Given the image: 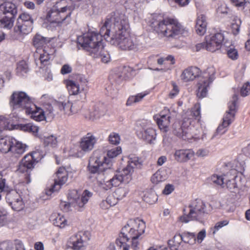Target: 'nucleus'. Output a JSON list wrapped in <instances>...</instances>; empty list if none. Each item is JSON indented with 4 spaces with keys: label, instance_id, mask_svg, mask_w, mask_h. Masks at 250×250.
<instances>
[{
    "label": "nucleus",
    "instance_id": "f257e3e1",
    "mask_svg": "<svg viewBox=\"0 0 250 250\" xmlns=\"http://www.w3.org/2000/svg\"><path fill=\"white\" fill-rule=\"evenodd\" d=\"M128 20L123 14L113 12L107 18L103 25L102 33L105 40L123 50H138L140 48L136 39H132L126 31Z\"/></svg>",
    "mask_w": 250,
    "mask_h": 250
},
{
    "label": "nucleus",
    "instance_id": "f03ea898",
    "mask_svg": "<svg viewBox=\"0 0 250 250\" xmlns=\"http://www.w3.org/2000/svg\"><path fill=\"white\" fill-rule=\"evenodd\" d=\"M214 73L213 68H209L200 75V69L197 67L192 66L184 70L181 77L182 80L186 82L193 81L197 77L199 78L196 94L198 97L202 98L207 94V88L214 79Z\"/></svg>",
    "mask_w": 250,
    "mask_h": 250
},
{
    "label": "nucleus",
    "instance_id": "7ed1b4c3",
    "mask_svg": "<svg viewBox=\"0 0 250 250\" xmlns=\"http://www.w3.org/2000/svg\"><path fill=\"white\" fill-rule=\"evenodd\" d=\"M74 10V6L68 4L65 0H61L56 2L50 9L47 18L51 23L67 24L71 21V15Z\"/></svg>",
    "mask_w": 250,
    "mask_h": 250
},
{
    "label": "nucleus",
    "instance_id": "20e7f679",
    "mask_svg": "<svg viewBox=\"0 0 250 250\" xmlns=\"http://www.w3.org/2000/svg\"><path fill=\"white\" fill-rule=\"evenodd\" d=\"M103 28V25L101 28L100 33L89 31L77 38L78 43L91 57H97L99 54L100 49L103 47V37L105 39V36L101 32Z\"/></svg>",
    "mask_w": 250,
    "mask_h": 250
},
{
    "label": "nucleus",
    "instance_id": "39448f33",
    "mask_svg": "<svg viewBox=\"0 0 250 250\" xmlns=\"http://www.w3.org/2000/svg\"><path fill=\"white\" fill-rule=\"evenodd\" d=\"M127 166L121 171H118L110 179L109 182L112 186H118L121 183H128L132 179V174L135 167H140L142 165L140 159L135 156L129 157Z\"/></svg>",
    "mask_w": 250,
    "mask_h": 250
},
{
    "label": "nucleus",
    "instance_id": "423d86ee",
    "mask_svg": "<svg viewBox=\"0 0 250 250\" xmlns=\"http://www.w3.org/2000/svg\"><path fill=\"white\" fill-rule=\"evenodd\" d=\"M155 30L168 38H174L183 34L184 29L177 20L166 19L157 23Z\"/></svg>",
    "mask_w": 250,
    "mask_h": 250
},
{
    "label": "nucleus",
    "instance_id": "0eeeda50",
    "mask_svg": "<svg viewBox=\"0 0 250 250\" xmlns=\"http://www.w3.org/2000/svg\"><path fill=\"white\" fill-rule=\"evenodd\" d=\"M111 161L100 150L94 151L89 161L88 169L91 173L100 175L111 166Z\"/></svg>",
    "mask_w": 250,
    "mask_h": 250
},
{
    "label": "nucleus",
    "instance_id": "6e6552de",
    "mask_svg": "<svg viewBox=\"0 0 250 250\" xmlns=\"http://www.w3.org/2000/svg\"><path fill=\"white\" fill-rule=\"evenodd\" d=\"M17 13L16 5L11 2H5L0 5V27L11 29Z\"/></svg>",
    "mask_w": 250,
    "mask_h": 250
},
{
    "label": "nucleus",
    "instance_id": "1a4fd4ad",
    "mask_svg": "<svg viewBox=\"0 0 250 250\" xmlns=\"http://www.w3.org/2000/svg\"><path fill=\"white\" fill-rule=\"evenodd\" d=\"M32 104L30 98L24 92H15L10 98V105L13 109H25L30 112Z\"/></svg>",
    "mask_w": 250,
    "mask_h": 250
},
{
    "label": "nucleus",
    "instance_id": "9d476101",
    "mask_svg": "<svg viewBox=\"0 0 250 250\" xmlns=\"http://www.w3.org/2000/svg\"><path fill=\"white\" fill-rule=\"evenodd\" d=\"M77 82L70 80L67 83V86L70 95L82 94L83 99L85 98V91L87 90L88 81L83 75H78L76 77Z\"/></svg>",
    "mask_w": 250,
    "mask_h": 250
},
{
    "label": "nucleus",
    "instance_id": "9b49d317",
    "mask_svg": "<svg viewBox=\"0 0 250 250\" xmlns=\"http://www.w3.org/2000/svg\"><path fill=\"white\" fill-rule=\"evenodd\" d=\"M92 195V193L87 190H84L81 196L78 194L76 190H73L69 194V204L76 209L82 211Z\"/></svg>",
    "mask_w": 250,
    "mask_h": 250
},
{
    "label": "nucleus",
    "instance_id": "f8f14e48",
    "mask_svg": "<svg viewBox=\"0 0 250 250\" xmlns=\"http://www.w3.org/2000/svg\"><path fill=\"white\" fill-rule=\"evenodd\" d=\"M33 23L32 17L26 13H23L19 16L14 30L17 33L28 34L32 31Z\"/></svg>",
    "mask_w": 250,
    "mask_h": 250
},
{
    "label": "nucleus",
    "instance_id": "ddd939ff",
    "mask_svg": "<svg viewBox=\"0 0 250 250\" xmlns=\"http://www.w3.org/2000/svg\"><path fill=\"white\" fill-rule=\"evenodd\" d=\"M130 227L136 230H139L141 232H145L146 229L145 222L138 218L131 219L128 221L127 224L122 229L121 233L119 234V237L116 240V244L121 247L123 242L121 241V239H127L126 235L128 230L127 228Z\"/></svg>",
    "mask_w": 250,
    "mask_h": 250
},
{
    "label": "nucleus",
    "instance_id": "4468645a",
    "mask_svg": "<svg viewBox=\"0 0 250 250\" xmlns=\"http://www.w3.org/2000/svg\"><path fill=\"white\" fill-rule=\"evenodd\" d=\"M30 112H26L29 114H31V117L37 121H41L45 120L46 118L52 119L56 114H58L57 111L54 109V107L51 104H46L44 106V109H38V111L32 110L31 107L29 108Z\"/></svg>",
    "mask_w": 250,
    "mask_h": 250
},
{
    "label": "nucleus",
    "instance_id": "2eb2a0df",
    "mask_svg": "<svg viewBox=\"0 0 250 250\" xmlns=\"http://www.w3.org/2000/svg\"><path fill=\"white\" fill-rule=\"evenodd\" d=\"M89 237L83 232H79L71 236L68 242L69 246L74 250H83L87 245Z\"/></svg>",
    "mask_w": 250,
    "mask_h": 250
},
{
    "label": "nucleus",
    "instance_id": "dca6fc26",
    "mask_svg": "<svg viewBox=\"0 0 250 250\" xmlns=\"http://www.w3.org/2000/svg\"><path fill=\"white\" fill-rule=\"evenodd\" d=\"M134 70L129 66L120 67L114 70L109 78L117 83L119 84L123 81L129 79L132 77Z\"/></svg>",
    "mask_w": 250,
    "mask_h": 250
},
{
    "label": "nucleus",
    "instance_id": "f3484780",
    "mask_svg": "<svg viewBox=\"0 0 250 250\" xmlns=\"http://www.w3.org/2000/svg\"><path fill=\"white\" fill-rule=\"evenodd\" d=\"M224 36L222 33H217L206 37V49L211 52L219 50L222 45Z\"/></svg>",
    "mask_w": 250,
    "mask_h": 250
},
{
    "label": "nucleus",
    "instance_id": "a211bd4d",
    "mask_svg": "<svg viewBox=\"0 0 250 250\" xmlns=\"http://www.w3.org/2000/svg\"><path fill=\"white\" fill-rule=\"evenodd\" d=\"M6 202L16 211H20L24 208L22 199L20 194L15 190L6 193L5 195Z\"/></svg>",
    "mask_w": 250,
    "mask_h": 250
},
{
    "label": "nucleus",
    "instance_id": "6ab92c4d",
    "mask_svg": "<svg viewBox=\"0 0 250 250\" xmlns=\"http://www.w3.org/2000/svg\"><path fill=\"white\" fill-rule=\"evenodd\" d=\"M98 139L90 133L82 137L79 142L80 152L88 153L91 151L97 143Z\"/></svg>",
    "mask_w": 250,
    "mask_h": 250
},
{
    "label": "nucleus",
    "instance_id": "aec40b11",
    "mask_svg": "<svg viewBox=\"0 0 250 250\" xmlns=\"http://www.w3.org/2000/svg\"><path fill=\"white\" fill-rule=\"evenodd\" d=\"M51 104L58 112V110H63L64 113L68 116L75 114L79 111V109H75L76 105H73L72 104L68 101L65 102L54 100Z\"/></svg>",
    "mask_w": 250,
    "mask_h": 250
},
{
    "label": "nucleus",
    "instance_id": "412c9836",
    "mask_svg": "<svg viewBox=\"0 0 250 250\" xmlns=\"http://www.w3.org/2000/svg\"><path fill=\"white\" fill-rule=\"evenodd\" d=\"M235 177L231 180H226V182H224L225 179L222 176H219L216 174L213 175L211 178V181L214 184L221 186L222 188L226 187L231 192H234L237 188V184L235 182Z\"/></svg>",
    "mask_w": 250,
    "mask_h": 250
},
{
    "label": "nucleus",
    "instance_id": "4be33fe9",
    "mask_svg": "<svg viewBox=\"0 0 250 250\" xmlns=\"http://www.w3.org/2000/svg\"><path fill=\"white\" fill-rule=\"evenodd\" d=\"M238 100V93H235L232 97L231 101L228 104L229 110L226 111L223 119V122L230 125L234 120L235 115L236 113V102Z\"/></svg>",
    "mask_w": 250,
    "mask_h": 250
},
{
    "label": "nucleus",
    "instance_id": "5701e85b",
    "mask_svg": "<svg viewBox=\"0 0 250 250\" xmlns=\"http://www.w3.org/2000/svg\"><path fill=\"white\" fill-rule=\"evenodd\" d=\"M188 208H189L188 212H186V209H183L184 215L180 217V220L185 223H187L190 221H201L205 215H203L200 211L189 205H188Z\"/></svg>",
    "mask_w": 250,
    "mask_h": 250
},
{
    "label": "nucleus",
    "instance_id": "b1692460",
    "mask_svg": "<svg viewBox=\"0 0 250 250\" xmlns=\"http://www.w3.org/2000/svg\"><path fill=\"white\" fill-rule=\"evenodd\" d=\"M67 172L63 167L59 168L54 178V183L50 189L52 192L59 191L62 185L67 181Z\"/></svg>",
    "mask_w": 250,
    "mask_h": 250
},
{
    "label": "nucleus",
    "instance_id": "393cba45",
    "mask_svg": "<svg viewBox=\"0 0 250 250\" xmlns=\"http://www.w3.org/2000/svg\"><path fill=\"white\" fill-rule=\"evenodd\" d=\"M81 113L86 119L93 120L103 116L104 112L101 106L97 105L93 106L90 111L88 108H83L82 110Z\"/></svg>",
    "mask_w": 250,
    "mask_h": 250
},
{
    "label": "nucleus",
    "instance_id": "a878e982",
    "mask_svg": "<svg viewBox=\"0 0 250 250\" xmlns=\"http://www.w3.org/2000/svg\"><path fill=\"white\" fill-rule=\"evenodd\" d=\"M159 118H157L156 120L161 130L167 132L170 124V116L168 110L163 111L159 115Z\"/></svg>",
    "mask_w": 250,
    "mask_h": 250
},
{
    "label": "nucleus",
    "instance_id": "bb28decb",
    "mask_svg": "<svg viewBox=\"0 0 250 250\" xmlns=\"http://www.w3.org/2000/svg\"><path fill=\"white\" fill-rule=\"evenodd\" d=\"M194 155V152L191 149H179L175 151L174 156L175 160L183 163L191 159Z\"/></svg>",
    "mask_w": 250,
    "mask_h": 250
},
{
    "label": "nucleus",
    "instance_id": "cd10ccee",
    "mask_svg": "<svg viewBox=\"0 0 250 250\" xmlns=\"http://www.w3.org/2000/svg\"><path fill=\"white\" fill-rule=\"evenodd\" d=\"M138 135L139 137L146 140L149 144H153L154 141L155 140L156 133L154 129L151 127L143 128L140 131Z\"/></svg>",
    "mask_w": 250,
    "mask_h": 250
},
{
    "label": "nucleus",
    "instance_id": "c85d7f7f",
    "mask_svg": "<svg viewBox=\"0 0 250 250\" xmlns=\"http://www.w3.org/2000/svg\"><path fill=\"white\" fill-rule=\"evenodd\" d=\"M173 133L184 140H189L192 136L189 133L188 128H184L179 123H175L173 125Z\"/></svg>",
    "mask_w": 250,
    "mask_h": 250
},
{
    "label": "nucleus",
    "instance_id": "c756f323",
    "mask_svg": "<svg viewBox=\"0 0 250 250\" xmlns=\"http://www.w3.org/2000/svg\"><path fill=\"white\" fill-rule=\"evenodd\" d=\"M38 154V152H34L31 154L26 155L22 159L21 166H23L27 169L33 168L35 164L38 161L37 158V155Z\"/></svg>",
    "mask_w": 250,
    "mask_h": 250
},
{
    "label": "nucleus",
    "instance_id": "7c9ffc66",
    "mask_svg": "<svg viewBox=\"0 0 250 250\" xmlns=\"http://www.w3.org/2000/svg\"><path fill=\"white\" fill-rule=\"evenodd\" d=\"M13 143H16V139L12 137H5L0 139V151L6 153L12 150Z\"/></svg>",
    "mask_w": 250,
    "mask_h": 250
},
{
    "label": "nucleus",
    "instance_id": "2f4dec72",
    "mask_svg": "<svg viewBox=\"0 0 250 250\" xmlns=\"http://www.w3.org/2000/svg\"><path fill=\"white\" fill-rule=\"evenodd\" d=\"M13 117V115H8L7 117L0 116V132L3 130H12L15 128L16 125L12 124Z\"/></svg>",
    "mask_w": 250,
    "mask_h": 250
},
{
    "label": "nucleus",
    "instance_id": "473e14b6",
    "mask_svg": "<svg viewBox=\"0 0 250 250\" xmlns=\"http://www.w3.org/2000/svg\"><path fill=\"white\" fill-rule=\"evenodd\" d=\"M51 49H43L42 52L40 54L39 58L38 60H35V62L37 65L38 63L41 64L39 67H42V65L45 66L49 63V61L53 58V55L50 53Z\"/></svg>",
    "mask_w": 250,
    "mask_h": 250
},
{
    "label": "nucleus",
    "instance_id": "72a5a7b5",
    "mask_svg": "<svg viewBox=\"0 0 250 250\" xmlns=\"http://www.w3.org/2000/svg\"><path fill=\"white\" fill-rule=\"evenodd\" d=\"M207 22L206 18L203 15L199 16L195 26L196 31L199 35H203L206 31Z\"/></svg>",
    "mask_w": 250,
    "mask_h": 250
},
{
    "label": "nucleus",
    "instance_id": "f704fd0d",
    "mask_svg": "<svg viewBox=\"0 0 250 250\" xmlns=\"http://www.w3.org/2000/svg\"><path fill=\"white\" fill-rule=\"evenodd\" d=\"M128 231L126 233L127 239H121V241L123 242V244L125 242H127L129 238H142V235L145 232L140 231L139 230H136L135 229L128 227L127 228Z\"/></svg>",
    "mask_w": 250,
    "mask_h": 250
},
{
    "label": "nucleus",
    "instance_id": "c9c22d12",
    "mask_svg": "<svg viewBox=\"0 0 250 250\" xmlns=\"http://www.w3.org/2000/svg\"><path fill=\"white\" fill-rule=\"evenodd\" d=\"M51 218L53 224L60 228H64L66 225V220L60 214L53 215Z\"/></svg>",
    "mask_w": 250,
    "mask_h": 250
},
{
    "label": "nucleus",
    "instance_id": "e433bc0d",
    "mask_svg": "<svg viewBox=\"0 0 250 250\" xmlns=\"http://www.w3.org/2000/svg\"><path fill=\"white\" fill-rule=\"evenodd\" d=\"M189 205L200 211L203 215L207 213L205 203L201 199L194 200L191 202Z\"/></svg>",
    "mask_w": 250,
    "mask_h": 250
},
{
    "label": "nucleus",
    "instance_id": "4c0bfd02",
    "mask_svg": "<svg viewBox=\"0 0 250 250\" xmlns=\"http://www.w3.org/2000/svg\"><path fill=\"white\" fill-rule=\"evenodd\" d=\"M183 241L181 234L175 235L172 240H169L168 242V246L170 250H178V248Z\"/></svg>",
    "mask_w": 250,
    "mask_h": 250
},
{
    "label": "nucleus",
    "instance_id": "58836bf2",
    "mask_svg": "<svg viewBox=\"0 0 250 250\" xmlns=\"http://www.w3.org/2000/svg\"><path fill=\"white\" fill-rule=\"evenodd\" d=\"M166 179V172L164 170H157L151 177V181L155 184L165 181Z\"/></svg>",
    "mask_w": 250,
    "mask_h": 250
},
{
    "label": "nucleus",
    "instance_id": "ea45409f",
    "mask_svg": "<svg viewBox=\"0 0 250 250\" xmlns=\"http://www.w3.org/2000/svg\"><path fill=\"white\" fill-rule=\"evenodd\" d=\"M48 42L47 38L38 34L34 36L33 39V45L37 49L42 47Z\"/></svg>",
    "mask_w": 250,
    "mask_h": 250
},
{
    "label": "nucleus",
    "instance_id": "a19ab883",
    "mask_svg": "<svg viewBox=\"0 0 250 250\" xmlns=\"http://www.w3.org/2000/svg\"><path fill=\"white\" fill-rule=\"evenodd\" d=\"M99 54L97 57H92L93 58H101V61L104 63H107L110 60V56L108 51L105 50L104 49V46L103 44V47L100 49L99 51Z\"/></svg>",
    "mask_w": 250,
    "mask_h": 250
},
{
    "label": "nucleus",
    "instance_id": "79ce46f5",
    "mask_svg": "<svg viewBox=\"0 0 250 250\" xmlns=\"http://www.w3.org/2000/svg\"><path fill=\"white\" fill-rule=\"evenodd\" d=\"M183 241L185 243L193 244L196 242V237L194 233L185 232L181 234Z\"/></svg>",
    "mask_w": 250,
    "mask_h": 250
},
{
    "label": "nucleus",
    "instance_id": "37998d69",
    "mask_svg": "<svg viewBox=\"0 0 250 250\" xmlns=\"http://www.w3.org/2000/svg\"><path fill=\"white\" fill-rule=\"evenodd\" d=\"M118 200L117 198L115 197V195L114 193L109 195L106 198V200L103 201L102 203L101 204V206L102 208H104V206L105 205V204L109 205V207L108 206H105V208H108L110 207L113 206L117 204L118 203Z\"/></svg>",
    "mask_w": 250,
    "mask_h": 250
},
{
    "label": "nucleus",
    "instance_id": "c03bdc74",
    "mask_svg": "<svg viewBox=\"0 0 250 250\" xmlns=\"http://www.w3.org/2000/svg\"><path fill=\"white\" fill-rule=\"evenodd\" d=\"M28 71V67L24 61H20L17 64V73L19 75L23 76Z\"/></svg>",
    "mask_w": 250,
    "mask_h": 250
},
{
    "label": "nucleus",
    "instance_id": "a18cd8bd",
    "mask_svg": "<svg viewBox=\"0 0 250 250\" xmlns=\"http://www.w3.org/2000/svg\"><path fill=\"white\" fill-rule=\"evenodd\" d=\"M229 125H227L226 124L223 122L220 124L216 130V131L212 136L211 139H213L216 137L217 136H221L224 134L228 130V127Z\"/></svg>",
    "mask_w": 250,
    "mask_h": 250
},
{
    "label": "nucleus",
    "instance_id": "49530a36",
    "mask_svg": "<svg viewBox=\"0 0 250 250\" xmlns=\"http://www.w3.org/2000/svg\"><path fill=\"white\" fill-rule=\"evenodd\" d=\"M16 142L15 144L13 143L12 151L18 154L23 153L25 150L26 145L17 141L16 140Z\"/></svg>",
    "mask_w": 250,
    "mask_h": 250
},
{
    "label": "nucleus",
    "instance_id": "de8ad7c7",
    "mask_svg": "<svg viewBox=\"0 0 250 250\" xmlns=\"http://www.w3.org/2000/svg\"><path fill=\"white\" fill-rule=\"evenodd\" d=\"M21 129L33 133H37L39 130V127L33 124L29 123L27 124L21 125L20 126Z\"/></svg>",
    "mask_w": 250,
    "mask_h": 250
},
{
    "label": "nucleus",
    "instance_id": "09e8293b",
    "mask_svg": "<svg viewBox=\"0 0 250 250\" xmlns=\"http://www.w3.org/2000/svg\"><path fill=\"white\" fill-rule=\"evenodd\" d=\"M57 137L50 135L44 137V144L46 146H50L51 147H55L57 144Z\"/></svg>",
    "mask_w": 250,
    "mask_h": 250
},
{
    "label": "nucleus",
    "instance_id": "8fccbe9b",
    "mask_svg": "<svg viewBox=\"0 0 250 250\" xmlns=\"http://www.w3.org/2000/svg\"><path fill=\"white\" fill-rule=\"evenodd\" d=\"M108 140L110 144L118 145L120 144L121 138L119 134L116 132H112L108 137Z\"/></svg>",
    "mask_w": 250,
    "mask_h": 250
},
{
    "label": "nucleus",
    "instance_id": "3c124183",
    "mask_svg": "<svg viewBox=\"0 0 250 250\" xmlns=\"http://www.w3.org/2000/svg\"><path fill=\"white\" fill-rule=\"evenodd\" d=\"M227 55L228 57L232 60H236L238 58V53L237 50L234 46H231L228 47L227 49Z\"/></svg>",
    "mask_w": 250,
    "mask_h": 250
},
{
    "label": "nucleus",
    "instance_id": "603ef678",
    "mask_svg": "<svg viewBox=\"0 0 250 250\" xmlns=\"http://www.w3.org/2000/svg\"><path fill=\"white\" fill-rule=\"evenodd\" d=\"M146 94H138L135 96L130 97L127 101L126 104L127 105H131L133 103H137L140 101L145 96Z\"/></svg>",
    "mask_w": 250,
    "mask_h": 250
},
{
    "label": "nucleus",
    "instance_id": "864d4df0",
    "mask_svg": "<svg viewBox=\"0 0 250 250\" xmlns=\"http://www.w3.org/2000/svg\"><path fill=\"white\" fill-rule=\"evenodd\" d=\"M118 200L122 199L127 193L126 189L124 188H118L113 193Z\"/></svg>",
    "mask_w": 250,
    "mask_h": 250
},
{
    "label": "nucleus",
    "instance_id": "5fc2aeb1",
    "mask_svg": "<svg viewBox=\"0 0 250 250\" xmlns=\"http://www.w3.org/2000/svg\"><path fill=\"white\" fill-rule=\"evenodd\" d=\"M122 149L121 147H117L109 150L107 151V155L109 158H113L121 153Z\"/></svg>",
    "mask_w": 250,
    "mask_h": 250
},
{
    "label": "nucleus",
    "instance_id": "6e6d98bb",
    "mask_svg": "<svg viewBox=\"0 0 250 250\" xmlns=\"http://www.w3.org/2000/svg\"><path fill=\"white\" fill-rule=\"evenodd\" d=\"M7 212L3 208H0V225L3 226L7 221Z\"/></svg>",
    "mask_w": 250,
    "mask_h": 250
},
{
    "label": "nucleus",
    "instance_id": "4d7b16f0",
    "mask_svg": "<svg viewBox=\"0 0 250 250\" xmlns=\"http://www.w3.org/2000/svg\"><path fill=\"white\" fill-rule=\"evenodd\" d=\"M240 93L242 96L246 97L250 93V84L249 82L246 83L241 88Z\"/></svg>",
    "mask_w": 250,
    "mask_h": 250
},
{
    "label": "nucleus",
    "instance_id": "13d9d810",
    "mask_svg": "<svg viewBox=\"0 0 250 250\" xmlns=\"http://www.w3.org/2000/svg\"><path fill=\"white\" fill-rule=\"evenodd\" d=\"M241 24V21L238 19L235 21L231 24L232 32L234 35H237L239 33L240 31V27Z\"/></svg>",
    "mask_w": 250,
    "mask_h": 250
},
{
    "label": "nucleus",
    "instance_id": "bf43d9fd",
    "mask_svg": "<svg viewBox=\"0 0 250 250\" xmlns=\"http://www.w3.org/2000/svg\"><path fill=\"white\" fill-rule=\"evenodd\" d=\"M193 116L195 119H199L200 118V107L199 104H196L191 111Z\"/></svg>",
    "mask_w": 250,
    "mask_h": 250
},
{
    "label": "nucleus",
    "instance_id": "052dcab7",
    "mask_svg": "<svg viewBox=\"0 0 250 250\" xmlns=\"http://www.w3.org/2000/svg\"><path fill=\"white\" fill-rule=\"evenodd\" d=\"M12 245L10 242L4 241L0 243V250H11Z\"/></svg>",
    "mask_w": 250,
    "mask_h": 250
},
{
    "label": "nucleus",
    "instance_id": "680f3d73",
    "mask_svg": "<svg viewBox=\"0 0 250 250\" xmlns=\"http://www.w3.org/2000/svg\"><path fill=\"white\" fill-rule=\"evenodd\" d=\"M228 221L227 220H224L217 223L214 227V230L213 231V233L214 234L216 231L219 230L220 228H222L223 227L227 225L228 224Z\"/></svg>",
    "mask_w": 250,
    "mask_h": 250
},
{
    "label": "nucleus",
    "instance_id": "e2e57ef3",
    "mask_svg": "<svg viewBox=\"0 0 250 250\" xmlns=\"http://www.w3.org/2000/svg\"><path fill=\"white\" fill-rule=\"evenodd\" d=\"M206 236V232L205 229L201 230L197 234L196 239L198 243H201Z\"/></svg>",
    "mask_w": 250,
    "mask_h": 250
},
{
    "label": "nucleus",
    "instance_id": "0e129e2a",
    "mask_svg": "<svg viewBox=\"0 0 250 250\" xmlns=\"http://www.w3.org/2000/svg\"><path fill=\"white\" fill-rule=\"evenodd\" d=\"M174 189V186L171 184L167 185L163 191V193L166 195L170 194Z\"/></svg>",
    "mask_w": 250,
    "mask_h": 250
},
{
    "label": "nucleus",
    "instance_id": "69168bd1",
    "mask_svg": "<svg viewBox=\"0 0 250 250\" xmlns=\"http://www.w3.org/2000/svg\"><path fill=\"white\" fill-rule=\"evenodd\" d=\"M209 153V151L207 149H204V148H201V149H198L196 153V155L198 156V157H205V156H207Z\"/></svg>",
    "mask_w": 250,
    "mask_h": 250
},
{
    "label": "nucleus",
    "instance_id": "338daca9",
    "mask_svg": "<svg viewBox=\"0 0 250 250\" xmlns=\"http://www.w3.org/2000/svg\"><path fill=\"white\" fill-rule=\"evenodd\" d=\"M71 71H72L71 67L67 64L63 65L62 66L61 70V73L63 75L71 73Z\"/></svg>",
    "mask_w": 250,
    "mask_h": 250
},
{
    "label": "nucleus",
    "instance_id": "774afa93",
    "mask_svg": "<svg viewBox=\"0 0 250 250\" xmlns=\"http://www.w3.org/2000/svg\"><path fill=\"white\" fill-rule=\"evenodd\" d=\"M232 3L236 7H243L246 4L245 0H231Z\"/></svg>",
    "mask_w": 250,
    "mask_h": 250
}]
</instances>
